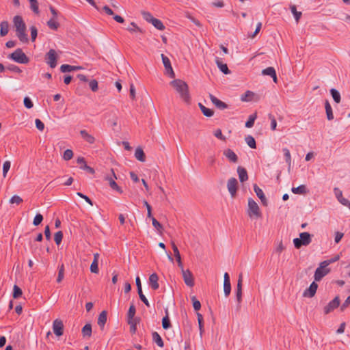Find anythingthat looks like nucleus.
<instances>
[{"mask_svg":"<svg viewBox=\"0 0 350 350\" xmlns=\"http://www.w3.org/2000/svg\"><path fill=\"white\" fill-rule=\"evenodd\" d=\"M14 26L16 28V34L19 40L23 43H27L29 41L27 35L25 32L26 25L22 18L19 15H16L13 18Z\"/></svg>","mask_w":350,"mask_h":350,"instance_id":"1","label":"nucleus"},{"mask_svg":"<svg viewBox=\"0 0 350 350\" xmlns=\"http://www.w3.org/2000/svg\"><path fill=\"white\" fill-rule=\"evenodd\" d=\"M170 85L177 91L185 102L190 101L189 87L186 82L181 79H174L170 82Z\"/></svg>","mask_w":350,"mask_h":350,"instance_id":"2","label":"nucleus"},{"mask_svg":"<svg viewBox=\"0 0 350 350\" xmlns=\"http://www.w3.org/2000/svg\"><path fill=\"white\" fill-rule=\"evenodd\" d=\"M8 57L18 64H26L29 62V58L21 48L16 49L13 53L9 54Z\"/></svg>","mask_w":350,"mask_h":350,"instance_id":"3","label":"nucleus"},{"mask_svg":"<svg viewBox=\"0 0 350 350\" xmlns=\"http://www.w3.org/2000/svg\"><path fill=\"white\" fill-rule=\"evenodd\" d=\"M331 264V262H321L319 267L314 272V280L317 282L320 281L323 277L330 273L331 269L327 267Z\"/></svg>","mask_w":350,"mask_h":350,"instance_id":"4","label":"nucleus"},{"mask_svg":"<svg viewBox=\"0 0 350 350\" xmlns=\"http://www.w3.org/2000/svg\"><path fill=\"white\" fill-rule=\"evenodd\" d=\"M247 215L250 217H256V218L261 217L262 216L258 204L252 198L248 199Z\"/></svg>","mask_w":350,"mask_h":350,"instance_id":"5","label":"nucleus"},{"mask_svg":"<svg viewBox=\"0 0 350 350\" xmlns=\"http://www.w3.org/2000/svg\"><path fill=\"white\" fill-rule=\"evenodd\" d=\"M57 58V54L54 49H50L49 52L46 53L45 56L46 62L51 68L56 67Z\"/></svg>","mask_w":350,"mask_h":350,"instance_id":"6","label":"nucleus"},{"mask_svg":"<svg viewBox=\"0 0 350 350\" xmlns=\"http://www.w3.org/2000/svg\"><path fill=\"white\" fill-rule=\"evenodd\" d=\"M183 278L185 284L189 287H193L195 284L193 275L189 269L181 270Z\"/></svg>","mask_w":350,"mask_h":350,"instance_id":"7","label":"nucleus"},{"mask_svg":"<svg viewBox=\"0 0 350 350\" xmlns=\"http://www.w3.org/2000/svg\"><path fill=\"white\" fill-rule=\"evenodd\" d=\"M64 323L60 319H55L53 323V331L55 336L59 337L64 334Z\"/></svg>","mask_w":350,"mask_h":350,"instance_id":"8","label":"nucleus"},{"mask_svg":"<svg viewBox=\"0 0 350 350\" xmlns=\"http://www.w3.org/2000/svg\"><path fill=\"white\" fill-rule=\"evenodd\" d=\"M161 58H162V62L163 63L167 75H168L170 78H174L175 73L172 67L170 59L167 56H165L164 54H161Z\"/></svg>","mask_w":350,"mask_h":350,"instance_id":"9","label":"nucleus"},{"mask_svg":"<svg viewBox=\"0 0 350 350\" xmlns=\"http://www.w3.org/2000/svg\"><path fill=\"white\" fill-rule=\"evenodd\" d=\"M340 305V298L338 296L334 297L331 301H329L325 307H324V313L327 314L333 311L334 309L337 308Z\"/></svg>","mask_w":350,"mask_h":350,"instance_id":"10","label":"nucleus"},{"mask_svg":"<svg viewBox=\"0 0 350 350\" xmlns=\"http://www.w3.org/2000/svg\"><path fill=\"white\" fill-rule=\"evenodd\" d=\"M227 187L232 197H234L238 189V181L235 178H230L228 180Z\"/></svg>","mask_w":350,"mask_h":350,"instance_id":"11","label":"nucleus"},{"mask_svg":"<svg viewBox=\"0 0 350 350\" xmlns=\"http://www.w3.org/2000/svg\"><path fill=\"white\" fill-rule=\"evenodd\" d=\"M294 246L297 249H299L301 246H306V232L299 234V238L293 239Z\"/></svg>","mask_w":350,"mask_h":350,"instance_id":"12","label":"nucleus"},{"mask_svg":"<svg viewBox=\"0 0 350 350\" xmlns=\"http://www.w3.org/2000/svg\"><path fill=\"white\" fill-rule=\"evenodd\" d=\"M243 273H240L237 285L236 298L239 303L242 300Z\"/></svg>","mask_w":350,"mask_h":350,"instance_id":"13","label":"nucleus"},{"mask_svg":"<svg viewBox=\"0 0 350 350\" xmlns=\"http://www.w3.org/2000/svg\"><path fill=\"white\" fill-rule=\"evenodd\" d=\"M224 291L226 297H228L231 292L230 275L226 272L224 273Z\"/></svg>","mask_w":350,"mask_h":350,"instance_id":"14","label":"nucleus"},{"mask_svg":"<svg viewBox=\"0 0 350 350\" xmlns=\"http://www.w3.org/2000/svg\"><path fill=\"white\" fill-rule=\"evenodd\" d=\"M209 98H210V100H211L212 103L219 109L223 110V109L228 108V106L226 103L220 100L217 97H215L214 95L210 94Z\"/></svg>","mask_w":350,"mask_h":350,"instance_id":"15","label":"nucleus"},{"mask_svg":"<svg viewBox=\"0 0 350 350\" xmlns=\"http://www.w3.org/2000/svg\"><path fill=\"white\" fill-rule=\"evenodd\" d=\"M254 191L256 193V196L260 200L261 203L263 206H267L268 204V201L262 191V190L256 185H254Z\"/></svg>","mask_w":350,"mask_h":350,"instance_id":"16","label":"nucleus"},{"mask_svg":"<svg viewBox=\"0 0 350 350\" xmlns=\"http://www.w3.org/2000/svg\"><path fill=\"white\" fill-rule=\"evenodd\" d=\"M159 277L156 273H152L149 277V285L153 290H157L159 287L158 282Z\"/></svg>","mask_w":350,"mask_h":350,"instance_id":"17","label":"nucleus"},{"mask_svg":"<svg viewBox=\"0 0 350 350\" xmlns=\"http://www.w3.org/2000/svg\"><path fill=\"white\" fill-rule=\"evenodd\" d=\"M107 320V312L103 310L98 315L97 323L101 330L104 329L105 325Z\"/></svg>","mask_w":350,"mask_h":350,"instance_id":"18","label":"nucleus"},{"mask_svg":"<svg viewBox=\"0 0 350 350\" xmlns=\"http://www.w3.org/2000/svg\"><path fill=\"white\" fill-rule=\"evenodd\" d=\"M224 155L232 163H237L238 162V157L237 155L234 152V151L230 148H228L224 151Z\"/></svg>","mask_w":350,"mask_h":350,"instance_id":"19","label":"nucleus"},{"mask_svg":"<svg viewBox=\"0 0 350 350\" xmlns=\"http://www.w3.org/2000/svg\"><path fill=\"white\" fill-rule=\"evenodd\" d=\"M262 75L270 76L275 83L278 82L276 72L273 67H268L265 69H263L262 70Z\"/></svg>","mask_w":350,"mask_h":350,"instance_id":"20","label":"nucleus"},{"mask_svg":"<svg viewBox=\"0 0 350 350\" xmlns=\"http://www.w3.org/2000/svg\"><path fill=\"white\" fill-rule=\"evenodd\" d=\"M81 69H82V67L79 66H72V65H69V64H62L60 66V71L62 72H69L79 70Z\"/></svg>","mask_w":350,"mask_h":350,"instance_id":"21","label":"nucleus"},{"mask_svg":"<svg viewBox=\"0 0 350 350\" xmlns=\"http://www.w3.org/2000/svg\"><path fill=\"white\" fill-rule=\"evenodd\" d=\"M215 63L217 67L219 68L221 72H222L225 75H228L230 73V70H229L226 64H224L219 57H216Z\"/></svg>","mask_w":350,"mask_h":350,"instance_id":"22","label":"nucleus"},{"mask_svg":"<svg viewBox=\"0 0 350 350\" xmlns=\"http://www.w3.org/2000/svg\"><path fill=\"white\" fill-rule=\"evenodd\" d=\"M81 334L83 338H90L92 334V325L90 323L85 324L81 329Z\"/></svg>","mask_w":350,"mask_h":350,"instance_id":"23","label":"nucleus"},{"mask_svg":"<svg viewBox=\"0 0 350 350\" xmlns=\"http://www.w3.org/2000/svg\"><path fill=\"white\" fill-rule=\"evenodd\" d=\"M81 137L88 143L92 144L95 142V138L92 135L89 134L86 130H81L80 131Z\"/></svg>","mask_w":350,"mask_h":350,"instance_id":"24","label":"nucleus"},{"mask_svg":"<svg viewBox=\"0 0 350 350\" xmlns=\"http://www.w3.org/2000/svg\"><path fill=\"white\" fill-rule=\"evenodd\" d=\"M237 173L239 174V180L241 183H243L248 179L247 170L244 167L239 166L237 167Z\"/></svg>","mask_w":350,"mask_h":350,"instance_id":"25","label":"nucleus"},{"mask_svg":"<svg viewBox=\"0 0 350 350\" xmlns=\"http://www.w3.org/2000/svg\"><path fill=\"white\" fill-rule=\"evenodd\" d=\"M105 180L109 182V186L112 189L117 191L120 193H122V190L121 187L118 185V184L113 179L112 177H109L107 176L105 177Z\"/></svg>","mask_w":350,"mask_h":350,"instance_id":"26","label":"nucleus"},{"mask_svg":"<svg viewBox=\"0 0 350 350\" xmlns=\"http://www.w3.org/2000/svg\"><path fill=\"white\" fill-rule=\"evenodd\" d=\"M325 109L327 120H332L334 119L333 111L332 106L327 100L325 102Z\"/></svg>","mask_w":350,"mask_h":350,"instance_id":"27","label":"nucleus"},{"mask_svg":"<svg viewBox=\"0 0 350 350\" xmlns=\"http://www.w3.org/2000/svg\"><path fill=\"white\" fill-rule=\"evenodd\" d=\"M135 157L138 161L141 162H144L146 161L145 153L141 147H137L135 149Z\"/></svg>","mask_w":350,"mask_h":350,"instance_id":"28","label":"nucleus"},{"mask_svg":"<svg viewBox=\"0 0 350 350\" xmlns=\"http://www.w3.org/2000/svg\"><path fill=\"white\" fill-rule=\"evenodd\" d=\"M9 31V23L7 21H3L0 23V36H6Z\"/></svg>","mask_w":350,"mask_h":350,"instance_id":"29","label":"nucleus"},{"mask_svg":"<svg viewBox=\"0 0 350 350\" xmlns=\"http://www.w3.org/2000/svg\"><path fill=\"white\" fill-rule=\"evenodd\" d=\"M152 340L161 348L164 347V342L161 336L157 332H153L152 334Z\"/></svg>","mask_w":350,"mask_h":350,"instance_id":"30","label":"nucleus"},{"mask_svg":"<svg viewBox=\"0 0 350 350\" xmlns=\"http://www.w3.org/2000/svg\"><path fill=\"white\" fill-rule=\"evenodd\" d=\"M198 106L204 116L206 117H212L214 114V111L211 109L206 107L202 103H199Z\"/></svg>","mask_w":350,"mask_h":350,"instance_id":"31","label":"nucleus"},{"mask_svg":"<svg viewBox=\"0 0 350 350\" xmlns=\"http://www.w3.org/2000/svg\"><path fill=\"white\" fill-rule=\"evenodd\" d=\"M162 327L164 329H168L172 327L167 310H165V316L162 319Z\"/></svg>","mask_w":350,"mask_h":350,"instance_id":"32","label":"nucleus"},{"mask_svg":"<svg viewBox=\"0 0 350 350\" xmlns=\"http://www.w3.org/2000/svg\"><path fill=\"white\" fill-rule=\"evenodd\" d=\"M318 288V284L315 281L312 282L310 286L308 288V297H312L314 296Z\"/></svg>","mask_w":350,"mask_h":350,"instance_id":"33","label":"nucleus"},{"mask_svg":"<svg viewBox=\"0 0 350 350\" xmlns=\"http://www.w3.org/2000/svg\"><path fill=\"white\" fill-rule=\"evenodd\" d=\"M197 318L199 325L200 335L202 337V334L204 332L203 316L202 315V314L197 312Z\"/></svg>","mask_w":350,"mask_h":350,"instance_id":"34","label":"nucleus"},{"mask_svg":"<svg viewBox=\"0 0 350 350\" xmlns=\"http://www.w3.org/2000/svg\"><path fill=\"white\" fill-rule=\"evenodd\" d=\"M197 318L199 325L200 335L202 337V334L204 332L203 316L202 315V314L197 312Z\"/></svg>","mask_w":350,"mask_h":350,"instance_id":"35","label":"nucleus"},{"mask_svg":"<svg viewBox=\"0 0 350 350\" xmlns=\"http://www.w3.org/2000/svg\"><path fill=\"white\" fill-rule=\"evenodd\" d=\"M64 265L62 263L61 265H59L58 267V275L56 280L57 283H60L63 280L64 278Z\"/></svg>","mask_w":350,"mask_h":350,"instance_id":"36","label":"nucleus"},{"mask_svg":"<svg viewBox=\"0 0 350 350\" xmlns=\"http://www.w3.org/2000/svg\"><path fill=\"white\" fill-rule=\"evenodd\" d=\"M47 26L53 30H57L59 27V23L57 21L56 18H51L46 23Z\"/></svg>","mask_w":350,"mask_h":350,"instance_id":"37","label":"nucleus"},{"mask_svg":"<svg viewBox=\"0 0 350 350\" xmlns=\"http://www.w3.org/2000/svg\"><path fill=\"white\" fill-rule=\"evenodd\" d=\"M256 118H257V113H256V112L253 113V114H252V115H250L249 116L248 120L245 122V127H247V128H252L254 126V122H255Z\"/></svg>","mask_w":350,"mask_h":350,"instance_id":"38","label":"nucleus"},{"mask_svg":"<svg viewBox=\"0 0 350 350\" xmlns=\"http://www.w3.org/2000/svg\"><path fill=\"white\" fill-rule=\"evenodd\" d=\"M290 10L292 12V14H293L295 18V21L297 23L299 22L300 18L301 17V12H298L297 10V8L295 5H290Z\"/></svg>","mask_w":350,"mask_h":350,"instance_id":"39","label":"nucleus"},{"mask_svg":"<svg viewBox=\"0 0 350 350\" xmlns=\"http://www.w3.org/2000/svg\"><path fill=\"white\" fill-rule=\"evenodd\" d=\"M291 191L295 194H305L306 193V186L301 185L297 187H293Z\"/></svg>","mask_w":350,"mask_h":350,"instance_id":"40","label":"nucleus"},{"mask_svg":"<svg viewBox=\"0 0 350 350\" xmlns=\"http://www.w3.org/2000/svg\"><path fill=\"white\" fill-rule=\"evenodd\" d=\"M330 94L334 99V100L336 103H340V100H341V96H340V92L334 89V88H332L330 90Z\"/></svg>","mask_w":350,"mask_h":350,"instance_id":"41","label":"nucleus"},{"mask_svg":"<svg viewBox=\"0 0 350 350\" xmlns=\"http://www.w3.org/2000/svg\"><path fill=\"white\" fill-rule=\"evenodd\" d=\"M254 95V94L253 92L247 90L245 92L244 94L241 95V100L243 102L251 101Z\"/></svg>","mask_w":350,"mask_h":350,"instance_id":"42","label":"nucleus"},{"mask_svg":"<svg viewBox=\"0 0 350 350\" xmlns=\"http://www.w3.org/2000/svg\"><path fill=\"white\" fill-rule=\"evenodd\" d=\"M247 144L253 149L256 148V143L255 139L252 135H247L245 138Z\"/></svg>","mask_w":350,"mask_h":350,"instance_id":"43","label":"nucleus"},{"mask_svg":"<svg viewBox=\"0 0 350 350\" xmlns=\"http://www.w3.org/2000/svg\"><path fill=\"white\" fill-rule=\"evenodd\" d=\"M151 23L152 24V25L155 28H157L159 30L163 31L165 28V27L163 24L162 21L161 20H159V19L156 18L152 21V22Z\"/></svg>","mask_w":350,"mask_h":350,"instance_id":"44","label":"nucleus"},{"mask_svg":"<svg viewBox=\"0 0 350 350\" xmlns=\"http://www.w3.org/2000/svg\"><path fill=\"white\" fill-rule=\"evenodd\" d=\"M22 294H23V291L21 290V288L15 284L13 287V293H12L13 298L18 299L20 297H21Z\"/></svg>","mask_w":350,"mask_h":350,"instance_id":"45","label":"nucleus"},{"mask_svg":"<svg viewBox=\"0 0 350 350\" xmlns=\"http://www.w3.org/2000/svg\"><path fill=\"white\" fill-rule=\"evenodd\" d=\"M131 26H132V27H128L126 28V30H128L129 32L133 33V32L137 31V32L143 33V31L142 30V29L139 28L135 22H131Z\"/></svg>","mask_w":350,"mask_h":350,"instance_id":"46","label":"nucleus"},{"mask_svg":"<svg viewBox=\"0 0 350 350\" xmlns=\"http://www.w3.org/2000/svg\"><path fill=\"white\" fill-rule=\"evenodd\" d=\"M30 3V8L35 14L39 13V6L37 0H28Z\"/></svg>","mask_w":350,"mask_h":350,"instance_id":"47","label":"nucleus"},{"mask_svg":"<svg viewBox=\"0 0 350 350\" xmlns=\"http://www.w3.org/2000/svg\"><path fill=\"white\" fill-rule=\"evenodd\" d=\"M141 13L143 16V18L148 23H151L152 21L155 18L149 12L142 11Z\"/></svg>","mask_w":350,"mask_h":350,"instance_id":"48","label":"nucleus"},{"mask_svg":"<svg viewBox=\"0 0 350 350\" xmlns=\"http://www.w3.org/2000/svg\"><path fill=\"white\" fill-rule=\"evenodd\" d=\"M136 313V308L135 305L132 303L129 308L128 312H127V318L128 319H133Z\"/></svg>","mask_w":350,"mask_h":350,"instance_id":"49","label":"nucleus"},{"mask_svg":"<svg viewBox=\"0 0 350 350\" xmlns=\"http://www.w3.org/2000/svg\"><path fill=\"white\" fill-rule=\"evenodd\" d=\"M191 299L192 301L193 309L196 311L200 310L201 308V303L200 302V301L196 299V296H192L191 297Z\"/></svg>","mask_w":350,"mask_h":350,"instance_id":"50","label":"nucleus"},{"mask_svg":"<svg viewBox=\"0 0 350 350\" xmlns=\"http://www.w3.org/2000/svg\"><path fill=\"white\" fill-rule=\"evenodd\" d=\"M11 162L10 161H5L3 164V176L5 178L7 176V174L10 168Z\"/></svg>","mask_w":350,"mask_h":350,"instance_id":"51","label":"nucleus"},{"mask_svg":"<svg viewBox=\"0 0 350 350\" xmlns=\"http://www.w3.org/2000/svg\"><path fill=\"white\" fill-rule=\"evenodd\" d=\"M63 236H64V234L62 231H58L55 234L54 241L57 245H59L62 243Z\"/></svg>","mask_w":350,"mask_h":350,"instance_id":"52","label":"nucleus"},{"mask_svg":"<svg viewBox=\"0 0 350 350\" xmlns=\"http://www.w3.org/2000/svg\"><path fill=\"white\" fill-rule=\"evenodd\" d=\"M89 87L91 90L94 92H96L98 90V81L96 79H92L89 81Z\"/></svg>","mask_w":350,"mask_h":350,"instance_id":"53","label":"nucleus"},{"mask_svg":"<svg viewBox=\"0 0 350 350\" xmlns=\"http://www.w3.org/2000/svg\"><path fill=\"white\" fill-rule=\"evenodd\" d=\"M43 220V216L40 213H37L33 219V224L36 226H39Z\"/></svg>","mask_w":350,"mask_h":350,"instance_id":"54","label":"nucleus"},{"mask_svg":"<svg viewBox=\"0 0 350 350\" xmlns=\"http://www.w3.org/2000/svg\"><path fill=\"white\" fill-rule=\"evenodd\" d=\"M268 117H269V119L271 120V130H273V131L275 130L276 126H277V122H276V119H275V116L271 113H269Z\"/></svg>","mask_w":350,"mask_h":350,"instance_id":"55","label":"nucleus"},{"mask_svg":"<svg viewBox=\"0 0 350 350\" xmlns=\"http://www.w3.org/2000/svg\"><path fill=\"white\" fill-rule=\"evenodd\" d=\"M282 150H283V152H284V154L285 161L288 164V165H291V161L290 151L286 148H283Z\"/></svg>","mask_w":350,"mask_h":350,"instance_id":"56","label":"nucleus"},{"mask_svg":"<svg viewBox=\"0 0 350 350\" xmlns=\"http://www.w3.org/2000/svg\"><path fill=\"white\" fill-rule=\"evenodd\" d=\"M90 271L94 273H98L99 271L98 262L93 260L90 265Z\"/></svg>","mask_w":350,"mask_h":350,"instance_id":"57","label":"nucleus"},{"mask_svg":"<svg viewBox=\"0 0 350 350\" xmlns=\"http://www.w3.org/2000/svg\"><path fill=\"white\" fill-rule=\"evenodd\" d=\"M73 157V152L70 149H67L64 151L63 158L66 161L71 159Z\"/></svg>","mask_w":350,"mask_h":350,"instance_id":"58","label":"nucleus"},{"mask_svg":"<svg viewBox=\"0 0 350 350\" xmlns=\"http://www.w3.org/2000/svg\"><path fill=\"white\" fill-rule=\"evenodd\" d=\"M31 31V39L32 42H34L38 36V29L36 26H31L30 27Z\"/></svg>","mask_w":350,"mask_h":350,"instance_id":"59","label":"nucleus"},{"mask_svg":"<svg viewBox=\"0 0 350 350\" xmlns=\"http://www.w3.org/2000/svg\"><path fill=\"white\" fill-rule=\"evenodd\" d=\"M23 103L25 107L27 109H31L33 107L32 100L28 96L24 98Z\"/></svg>","mask_w":350,"mask_h":350,"instance_id":"60","label":"nucleus"},{"mask_svg":"<svg viewBox=\"0 0 350 350\" xmlns=\"http://www.w3.org/2000/svg\"><path fill=\"white\" fill-rule=\"evenodd\" d=\"M10 202L11 204H20L23 202V199L19 196L14 195L10 198Z\"/></svg>","mask_w":350,"mask_h":350,"instance_id":"61","label":"nucleus"},{"mask_svg":"<svg viewBox=\"0 0 350 350\" xmlns=\"http://www.w3.org/2000/svg\"><path fill=\"white\" fill-rule=\"evenodd\" d=\"M140 300L147 306L150 307V304L147 298L143 294L142 289L141 291H137Z\"/></svg>","mask_w":350,"mask_h":350,"instance_id":"62","label":"nucleus"},{"mask_svg":"<svg viewBox=\"0 0 350 350\" xmlns=\"http://www.w3.org/2000/svg\"><path fill=\"white\" fill-rule=\"evenodd\" d=\"M80 168L83 170L87 171L88 173L92 174H94L95 173L94 169L93 167L88 165L86 163L84 165H81Z\"/></svg>","mask_w":350,"mask_h":350,"instance_id":"63","label":"nucleus"},{"mask_svg":"<svg viewBox=\"0 0 350 350\" xmlns=\"http://www.w3.org/2000/svg\"><path fill=\"white\" fill-rule=\"evenodd\" d=\"M152 226L158 230L161 231L163 230V226L154 218L152 217Z\"/></svg>","mask_w":350,"mask_h":350,"instance_id":"64","label":"nucleus"}]
</instances>
